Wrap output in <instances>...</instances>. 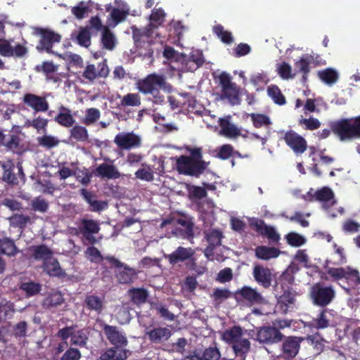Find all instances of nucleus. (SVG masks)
Returning a JSON list of instances; mask_svg holds the SVG:
<instances>
[{
	"mask_svg": "<svg viewBox=\"0 0 360 360\" xmlns=\"http://www.w3.org/2000/svg\"><path fill=\"white\" fill-rule=\"evenodd\" d=\"M190 156L181 155L176 159V170L186 175L199 176L210 162L202 160L201 148H188Z\"/></svg>",
	"mask_w": 360,
	"mask_h": 360,
	"instance_id": "f257e3e1",
	"label": "nucleus"
},
{
	"mask_svg": "<svg viewBox=\"0 0 360 360\" xmlns=\"http://www.w3.org/2000/svg\"><path fill=\"white\" fill-rule=\"evenodd\" d=\"M221 339L231 347L236 356L245 360L251 343L244 329L240 326L228 328L221 333Z\"/></svg>",
	"mask_w": 360,
	"mask_h": 360,
	"instance_id": "f03ea898",
	"label": "nucleus"
},
{
	"mask_svg": "<svg viewBox=\"0 0 360 360\" xmlns=\"http://www.w3.org/2000/svg\"><path fill=\"white\" fill-rule=\"evenodd\" d=\"M136 89L143 94H151L154 98V102L161 103L164 101V96L160 94L158 89L170 92L172 86L166 82L165 77L162 75L150 74L143 79H139L136 83Z\"/></svg>",
	"mask_w": 360,
	"mask_h": 360,
	"instance_id": "7ed1b4c3",
	"label": "nucleus"
},
{
	"mask_svg": "<svg viewBox=\"0 0 360 360\" xmlns=\"http://www.w3.org/2000/svg\"><path fill=\"white\" fill-rule=\"evenodd\" d=\"M330 125L342 141L360 137V116L333 122Z\"/></svg>",
	"mask_w": 360,
	"mask_h": 360,
	"instance_id": "20e7f679",
	"label": "nucleus"
},
{
	"mask_svg": "<svg viewBox=\"0 0 360 360\" xmlns=\"http://www.w3.org/2000/svg\"><path fill=\"white\" fill-rule=\"evenodd\" d=\"M75 229L77 235H82L83 238L91 244L97 243L94 235L100 231V223L94 219L84 217L77 222Z\"/></svg>",
	"mask_w": 360,
	"mask_h": 360,
	"instance_id": "39448f33",
	"label": "nucleus"
},
{
	"mask_svg": "<svg viewBox=\"0 0 360 360\" xmlns=\"http://www.w3.org/2000/svg\"><path fill=\"white\" fill-rule=\"evenodd\" d=\"M57 336L63 340L70 339L71 345L84 347L89 338L87 329H77L76 327H65L58 330Z\"/></svg>",
	"mask_w": 360,
	"mask_h": 360,
	"instance_id": "423d86ee",
	"label": "nucleus"
},
{
	"mask_svg": "<svg viewBox=\"0 0 360 360\" xmlns=\"http://www.w3.org/2000/svg\"><path fill=\"white\" fill-rule=\"evenodd\" d=\"M335 296V290L332 286H323L319 283L311 288L310 297L313 303L320 307L330 304Z\"/></svg>",
	"mask_w": 360,
	"mask_h": 360,
	"instance_id": "0eeeda50",
	"label": "nucleus"
},
{
	"mask_svg": "<svg viewBox=\"0 0 360 360\" xmlns=\"http://www.w3.org/2000/svg\"><path fill=\"white\" fill-rule=\"evenodd\" d=\"M13 39H0V55L4 57L25 58L28 53L26 41L13 45Z\"/></svg>",
	"mask_w": 360,
	"mask_h": 360,
	"instance_id": "6e6552de",
	"label": "nucleus"
},
{
	"mask_svg": "<svg viewBox=\"0 0 360 360\" xmlns=\"http://www.w3.org/2000/svg\"><path fill=\"white\" fill-rule=\"evenodd\" d=\"M105 259L117 268L115 276L119 283L123 284L130 283L136 278V271L135 269L120 262L114 257L107 256Z\"/></svg>",
	"mask_w": 360,
	"mask_h": 360,
	"instance_id": "1a4fd4ad",
	"label": "nucleus"
},
{
	"mask_svg": "<svg viewBox=\"0 0 360 360\" xmlns=\"http://www.w3.org/2000/svg\"><path fill=\"white\" fill-rule=\"evenodd\" d=\"M114 143L122 150H131L141 146V138L134 132H120L115 136Z\"/></svg>",
	"mask_w": 360,
	"mask_h": 360,
	"instance_id": "9d476101",
	"label": "nucleus"
},
{
	"mask_svg": "<svg viewBox=\"0 0 360 360\" xmlns=\"http://www.w3.org/2000/svg\"><path fill=\"white\" fill-rule=\"evenodd\" d=\"M284 335L275 327L264 326L257 330L256 340L260 343L275 344L281 342Z\"/></svg>",
	"mask_w": 360,
	"mask_h": 360,
	"instance_id": "9b49d317",
	"label": "nucleus"
},
{
	"mask_svg": "<svg viewBox=\"0 0 360 360\" xmlns=\"http://www.w3.org/2000/svg\"><path fill=\"white\" fill-rule=\"evenodd\" d=\"M22 101L28 108L36 112H46L49 108L46 96H38L32 93H27L23 96Z\"/></svg>",
	"mask_w": 360,
	"mask_h": 360,
	"instance_id": "f8f14e48",
	"label": "nucleus"
},
{
	"mask_svg": "<svg viewBox=\"0 0 360 360\" xmlns=\"http://www.w3.org/2000/svg\"><path fill=\"white\" fill-rule=\"evenodd\" d=\"M181 67L179 70L181 72H193L204 63L202 53L199 50H195L186 58L181 56Z\"/></svg>",
	"mask_w": 360,
	"mask_h": 360,
	"instance_id": "ddd939ff",
	"label": "nucleus"
},
{
	"mask_svg": "<svg viewBox=\"0 0 360 360\" xmlns=\"http://www.w3.org/2000/svg\"><path fill=\"white\" fill-rule=\"evenodd\" d=\"M38 34L41 36L38 50H44L48 53L51 52V48L55 43H58L61 36L50 30L39 29Z\"/></svg>",
	"mask_w": 360,
	"mask_h": 360,
	"instance_id": "4468645a",
	"label": "nucleus"
},
{
	"mask_svg": "<svg viewBox=\"0 0 360 360\" xmlns=\"http://www.w3.org/2000/svg\"><path fill=\"white\" fill-rule=\"evenodd\" d=\"M252 276L255 281L264 288H268L271 285L273 274L268 267L255 264L252 269Z\"/></svg>",
	"mask_w": 360,
	"mask_h": 360,
	"instance_id": "2eb2a0df",
	"label": "nucleus"
},
{
	"mask_svg": "<svg viewBox=\"0 0 360 360\" xmlns=\"http://www.w3.org/2000/svg\"><path fill=\"white\" fill-rule=\"evenodd\" d=\"M286 144L296 153H303L307 147L306 140L293 131H287L284 136Z\"/></svg>",
	"mask_w": 360,
	"mask_h": 360,
	"instance_id": "dca6fc26",
	"label": "nucleus"
},
{
	"mask_svg": "<svg viewBox=\"0 0 360 360\" xmlns=\"http://www.w3.org/2000/svg\"><path fill=\"white\" fill-rule=\"evenodd\" d=\"M230 119L231 116H227L219 120V126L221 127L219 134L229 139H236L239 136L247 137V134H243L241 129L231 122Z\"/></svg>",
	"mask_w": 360,
	"mask_h": 360,
	"instance_id": "f3484780",
	"label": "nucleus"
},
{
	"mask_svg": "<svg viewBox=\"0 0 360 360\" xmlns=\"http://www.w3.org/2000/svg\"><path fill=\"white\" fill-rule=\"evenodd\" d=\"M109 74V68L106 63V60L100 63L98 68L93 64H89L86 66L82 76L87 80L92 82L97 77H106Z\"/></svg>",
	"mask_w": 360,
	"mask_h": 360,
	"instance_id": "a211bd4d",
	"label": "nucleus"
},
{
	"mask_svg": "<svg viewBox=\"0 0 360 360\" xmlns=\"http://www.w3.org/2000/svg\"><path fill=\"white\" fill-rule=\"evenodd\" d=\"M205 235L208 243V246L204 251L205 255L207 259H213V250L221 245L222 233L218 229H210L205 231Z\"/></svg>",
	"mask_w": 360,
	"mask_h": 360,
	"instance_id": "6ab92c4d",
	"label": "nucleus"
},
{
	"mask_svg": "<svg viewBox=\"0 0 360 360\" xmlns=\"http://www.w3.org/2000/svg\"><path fill=\"white\" fill-rule=\"evenodd\" d=\"M146 335L151 342L160 344L169 340L172 331L167 327H148L146 330Z\"/></svg>",
	"mask_w": 360,
	"mask_h": 360,
	"instance_id": "aec40b11",
	"label": "nucleus"
},
{
	"mask_svg": "<svg viewBox=\"0 0 360 360\" xmlns=\"http://www.w3.org/2000/svg\"><path fill=\"white\" fill-rule=\"evenodd\" d=\"M104 333L111 344L117 347H124L127 345V340L125 334L120 330L117 327L105 325Z\"/></svg>",
	"mask_w": 360,
	"mask_h": 360,
	"instance_id": "412c9836",
	"label": "nucleus"
},
{
	"mask_svg": "<svg viewBox=\"0 0 360 360\" xmlns=\"http://www.w3.org/2000/svg\"><path fill=\"white\" fill-rule=\"evenodd\" d=\"M326 272L334 280L345 278L352 281L353 278L359 279V271L349 266H347L346 268L327 267Z\"/></svg>",
	"mask_w": 360,
	"mask_h": 360,
	"instance_id": "4be33fe9",
	"label": "nucleus"
},
{
	"mask_svg": "<svg viewBox=\"0 0 360 360\" xmlns=\"http://www.w3.org/2000/svg\"><path fill=\"white\" fill-rule=\"evenodd\" d=\"M195 253V251L191 248L179 247L175 251L169 255H165V257L167 258L172 265H175L179 262H183L188 259H191Z\"/></svg>",
	"mask_w": 360,
	"mask_h": 360,
	"instance_id": "5701e85b",
	"label": "nucleus"
},
{
	"mask_svg": "<svg viewBox=\"0 0 360 360\" xmlns=\"http://www.w3.org/2000/svg\"><path fill=\"white\" fill-rule=\"evenodd\" d=\"M111 164L102 163L98 165L96 169V176L107 179H116L121 176V174L118 169L112 164V160L110 161Z\"/></svg>",
	"mask_w": 360,
	"mask_h": 360,
	"instance_id": "b1692460",
	"label": "nucleus"
},
{
	"mask_svg": "<svg viewBox=\"0 0 360 360\" xmlns=\"http://www.w3.org/2000/svg\"><path fill=\"white\" fill-rule=\"evenodd\" d=\"M238 293L245 300L253 304H264V297L256 289L249 286L242 288Z\"/></svg>",
	"mask_w": 360,
	"mask_h": 360,
	"instance_id": "393cba45",
	"label": "nucleus"
},
{
	"mask_svg": "<svg viewBox=\"0 0 360 360\" xmlns=\"http://www.w3.org/2000/svg\"><path fill=\"white\" fill-rule=\"evenodd\" d=\"M315 200L322 202V207L326 210L336 203L333 191L324 187L315 192Z\"/></svg>",
	"mask_w": 360,
	"mask_h": 360,
	"instance_id": "a878e982",
	"label": "nucleus"
},
{
	"mask_svg": "<svg viewBox=\"0 0 360 360\" xmlns=\"http://www.w3.org/2000/svg\"><path fill=\"white\" fill-rule=\"evenodd\" d=\"M301 338L288 337L283 343L282 349L285 358L292 359L298 353Z\"/></svg>",
	"mask_w": 360,
	"mask_h": 360,
	"instance_id": "bb28decb",
	"label": "nucleus"
},
{
	"mask_svg": "<svg viewBox=\"0 0 360 360\" xmlns=\"http://www.w3.org/2000/svg\"><path fill=\"white\" fill-rule=\"evenodd\" d=\"M176 224L179 226L178 228L182 231V236L188 238L193 236L194 222L192 217L188 215H181L176 220Z\"/></svg>",
	"mask_w": 360,
	"mask_h": 360,
	"instance_id": "cd10ccee",
	"label": "nucleus"
},
{
	"mask_svg": "<svg viewBox=\"0 0 360 360\" xmlns=\"http://www.w3.org/2000/svg\"><path fill=\"white\" fill-rule=\"evenodd\" d=\"M122 347L115 346L101 354L100 360H126L130 352Z\"/></svg>",
	"mask_w": 360,
	"mask_h": 360,
	"instance_id": "c85d7f7f",
	"label": "nucleus"
},
{
	"mask_svg": "<svg viewBox=\"0 0 360 360\" xmlns=\"http://www.w3.org/2000/svg\"><path fill=\"white\" fill-rule=\"evenodd\" d=\"M84 305L89 310L100 314L105 308L104 297L96 295H87L84 299Z\"/></svg>",
	"mask_w": 360,
	"mask_h": 360,
	"instance_id": "c756f323",
	"label": "nucleus"
},
{
	"mask_svg": "<svg viewBox=\"0 0 360 360\" xmlns=\"http://www.w3.org/2000/svg\"><path fill=\"white\" fill-rule=\"evenodd\" d=\"M330 313L328 310H323L317 318L309 322H303L304 327L316 329H324L330 325Z\"/></svg>",
	"mask_w": 360,
	"mask_h": 360,
	"instance_id": "7c9ffc66",
	"label": "nucleus"
},
{
	"mask_svg": "<svg viewBox=\"0 0 360 360\" xmlns=\"http://www.w3.org/2000/svg\"><path fill=\"white\" fill-rule=\"evenodd\" d=\"M54 121L58 124L68 128L72 127L75 122L71 110L63 105L59 107L58 113L55 117Z\"/></svg>",
	"mask_w": 360,
	"mask_h": 360,
	"instance_id": "2f4dec72",
	"label": "nucleus"
},
{
	"mask_svg": "<svg viewBox=\"0 0 360 360\" xmlns=\"http://www.w3.org/2000/svg\"><path fill=\"white\" fill-rule=\"evenodd\" d=\"M295 301V294L289 290H285L283 294L278 298L277 307L282 311V313L286 314L293 309Z\"/></svg>",
	"mask_w": 360,
	"mask_h": 360,
	"instance_id": "473e14b6",
	"label": "nucleus"
},
{
	"mask_svg": "<svg viewBox=\"0 0 360 360\" xmlns=\"http://www.w3.org/2000/svg\"><path fill=\"white\" fill-rule=\"evenodd\" d=\"M281 251L274 247H267L264 245L258 246L255 249V255L258 259L262 260H269L276 258L279 256Z\"/></svg>",
	"mask_w": 360,
	"mask_h": 360,
	"instance_id": "72a5a7b5",
	"label": "nucleus"
},
{
	"mask_svg": "<svg viewBox=\"0 0 360 360\" xmlns=\"http://www.w3.org/2000/svg\"><path fill=\"white\" fill-rule=\"evenodd\" d=\"M81 194L85 200L91 206V210L93 212H101L108 207V203L104 200H97L94 199L93 195L85 189L81 190Z\"/></svg>",
	"mask_w": 360,
	"mask_h": 360,
	"instance_id": "f704fd0d",
	"label": "nucleus"
},
{
	"mask_svg": "<svg viewBox=\"0 0 360 360\" xmlns=\"http://www.w3.org/2000/svg\"><path fill=\"white\" fill-rule=\"evenodd\" d=\"M32 257L37 260H43L44 262L53 258V252L45 245L33 246L31 249Z\"/></svg>",
	"mask_w": 360,
	"mask_h": 360,
	"instance_id": "c9c22d12",
	"label": "nucleus"
},
{
	"mask_svg": "<svg viewBox=\"0 0 360 360\" xmlns=\"http://www.w3.org/2000/svg\"><path fill=\"white\" fill-rule=\"evenodd\" d=\"M72 39H75L77 44L84 47L91 44V34L88 27H80L77 32L72 34Z\"/></svg>",
	"mask_w": 360,
	"mask_h": 360,
	"instance_id": "e433bc0d",
	"label": "nucleus"
},
{
	"mask_svg": "<svg viewBox=\"0 0 360 360\" xmlns=\"http://www.w3.org/2000/svg\"><path fill=\"white\" fill-rule=\"evenodd\" d=\"M101 44L103 48L112 50L117 44V39L108 27H104L101 34Z\"/></svg>",
	"mask_w": 360,
	"mask_h": 360,
	"instance_id": "4c0bfd02",
	"label": "nucleus"
},
{
	"mask_svg": "<svg viewBox=\"0 0 360 360\" xmlns=\"http://www.w3.org/2000/svg\"><path fill=\"white\" fill-rule=\"evenodd\" d=\"M221 97L222 99H227L231 105L240 103L239 92L236 84L221 91Z\"/></svg>",
	"mask_w": 360,
	"mask_h": 360,
	"instance_id": "58836bf2",
	"label": "nucleus"
},
{
	"mask_svg": "<svg viewBox=\"0 0 360 360\" xmlns=\"http://www.w3.org/2000/svg\"><path fill=\"white\" fill-rule=\"evenodd\" d=\"M44 270L51 276H60L63 274L58 260L53 257L50 260L44 262Z\"/></svg>",
	"mask_w": 360,
	"mask_h": 360,
	"instance_id": "ea45409f",
	"label": "nucleus"
},
{
	"mask_svg": "<svg viewBox=\"0 0 360 360\" xmlns=\"http://www.w3.org/2000/svg\"><path fill=\"white\" fill-rule=\"evenodd\" d=\"M318 75L319 78L328 85L335 84L339 78L338 72L333 68H327L319 71Z\"/></svg>",
	"mask_w": 360,
	"mask_h": 360,
	"instance_id": "a19ab883",
	"label": "nucleus"
},
{
	"mask_svg": "<svg viewBox=\"0 0 360 360\" xmlns=\"http://www.w3.org/2000/svg\"><path fill=\"white\" fill-rule=\"evenodd\" d=\"M70 138L77 141L84 142L89 139L88 131L86 127L81 125H75L70 131Z\"/></svg>",
	"mask_w": 360,
	"mask_h": 360,
	"instance_id": "79ce46f5",
	"label": "nucleus"
},
{
	"mask_svg": "<svg viewBox=\"0 0 360 360\" xmlns=\"http://www.w3.org/2000/svg\"><path fill=\"white\" fill-rule=\"evenodd\" d=\"M129 13V8L123 7L122 9L113 8L110 14L108 20H112L110 26L115 27L124 20Z\"/></svg>",
	"mask_w": 360,
	"mask_h": 360,
	"instance_id": "37998d69",
	"label": "nucleus"
},
{
	"mask_svg": "<svg viewBox=\"0 0 360 360\" xmlns=\"http://www.w3.org/2000/svg\"><path fill=\"white\" fill-rule=\"evenodd\" d=\"M64 302V299L61 292L58 291H53L49 294L43 302L45 307H53L61 304Z\"/></svg>",
	"mask_w": 360,
	"mask_h": 360,
	"instance_id": "c03bdc74",
	"label": "nucleus"
},
{
	"mask_svg": "<svg viewBox=\"0 0 360 360\" xmlns=\"http://www.w3.org/2000/svg\"><path fill=\"white\" fill-rule=\"evenodd\" d=\"M131 300L136 304L145 303L148 296V292L143 288H133L128 291Z\"/></svg>",
	"mask_w": 360,
	"mask_h": 360,
	"instance_id": "a18cd8bd",
	"label": "nucleus"
},
{
	"mask_svg": "<svg viewBox=\"0 0 360 360\" xmlns=\"http://www.w3.org/2000/svg\"><path fill=\"white\" fill-rule=\"evenodd\" d=\"M116 319L121 324L128 323L130 321L131 316L129 304H123L117 308Z\"/></svg>",
	"mask_w": 360,
	"mask_h": 360,
	"instance_id": "49530a36",
	"label": "nucleus"
},
{
	"mask_svg": "<svg viewBox=\"0 0 360 360\" xmlns=\"http://www.w3.org/2000/svg\"><path fill=\"white\" fill-rule=\"evenodd\" d=\"M120 105L122 106L138 107L141 105V96L137 93H129L122 98Z\"/></svg>",
	"mask_w": 360,
	"mask_h": 360,
	"instance_id": "de8ad7c7",
	"label": "nucleus"
},
{
	"mask_svg": "<svg viewBox=\"0 0 360 360\" xmlns=\"http://www.w3.org/2000/svg\"><path fill=\"white\" fill-rule=\"evenodd\" d=\"M101 117V112L95 108H88L85 112V115L82 119V122L86 125L94 124Z\"/></svg>",
	"mask_w": 360,
	"mask_h": 360,
	"instance_id": "09e8293b",
	"label": "nucleus"
},
{
	"mask_svg": "<svg viewBox=\"0 0 360 360\" xmlns=\"http://www.w3.org/2000/svg\"><path fill=\"white\" fill-rule=\"evenodd\" d=\"M298 123L305 130L313 131L321 127L320 121L314 117H310L309 118L301 117L299 120Z\"/></svg>",
	"mask_w": 360,
	"mask_h": 360,
	"instance_id": "8fccbe9b",
	"label": "nucleus"
},
{
	"mask_svg": "<svg viewBox=\"0 0 360 360\" xmlns=\"http://www.w3.org/2000/svg\"><path fill=\"white\" fill-rule=\"evenodd\" d=\"M37 142L44 148H51L57 146L60 141L56 136L44 134L42 136L37 138Z\"/></svg>",
	"mask_w": 360,
	"mask_h": 360,
	"instance_id": "3c124183",
	"label": "nucleus"
},
{
	"mask_svg": "<svg viewBox=\"0 0 360 360\" xmlns=\"http://www.w3.org/2000/svg\"><path fill=\"white\" fill-rule=\"evenodd\" d=\"M231 296V292L226 288H214L211 295L216 304H219Z\"/></svg>",
	"mask_w": 360,
	"mask_h": 360,
	"instance_id": "603ef678",
	"label": "nucleus"
},
{
	"mask_svg": "<svg viewBox=\"0 0 360 360\" xmlns=\"http://www.w3.org/2000/svg\"><path fill=\"white\" fill-rule=\"evenodd\" d=\"M85 256L90 262L96 264H99L104 259H105V257L101 255V252L94 246L89 247L86 250Z\"/></svg>",
	"mask_w": 360,
	"mask_h": 360,
	"instance_id": "864d4df0",
	"label": "nucleus"
},
{
	"mask_svg": "<svg viewBox=\"0 0 360 360\" xmlns=\"http://www.w3.org/2000/svg\"><path fill=\"white\" fill-rule=\"evenodd\" d=\"M16 252V248L13 240L8 238L0 240V253L7 255H13Z\"/></svg>",
	"mask_w": 360,
	"mask_h": 360,
	"instance_id": "5fc2aeb1",
	"label": "nucleus"
},
{
	"mask_svg": "<svg viewBox=\"0 0 360 360\" xmlns=\"http://www.w3.org/2000/svg\"><path fill=\"white\" fill-rule=\"evenodd\" d=\"M267 93L269 97L278 105H283L285 103V97L281 94L280 89L276 86H270L268 87Z\"/></svg>",
	"mask_w": 360,
	"mask_h": 360,
	"instance_id": "6e6d98bb",
	"label": "nucleus"
},
{
	"mask_svg": "<svg viewBox=\"0 0 360 360\" xmlns=\"http://www.w3.org/2000/svg\"><path fill=\"white\" fill-rule=\"evenodd\" d=\"M221 354L217 347H209L200 354L199 360H219Z\"/></svg>",
	"mask_w": 360,
	"mask_h": 360,
	"instance_id": "4d7b16f0",
	"label": "nucleus"
},
{
	"mask_svg": "<svg viewBox=\"0 0 360 360\" xmlns=\"http://www.w3.org/2000/svg\"><path fill=\"white\" fill-rule=\"evenodd\" d=\"M308 344L313 346L316 353H320L323 350L324 348V340L318 334L309 335L307 338Z\"/></svg>",
	"mask_w": 360,
	"mask_h": 360,
	"instance_id": "13d9d810",
	"label": "nucleus"
},
{
	"mask_svg": "<svg viewBox=\"0 0 360 360\" xmlns=\"http://www.w3.org/2000/svg\"><path fill=\"white\" fill-rule=\"evenodd\" d=\"M26 124L27 126L33 127L38 133H45L48 125V120L41 117H37L32 121H27Z\"/></svg>",
	"mask_w": 360,
	"mask_h": 360,
	"instance_id": "bf43d9fd",
	"label": "nucleus"
},
{
	"mask_svg": "<svg viewBox=\"0 0 360 360\" xmlns=\"http://www.w3.org/2000/svg\"><path fill=\"white\" fill-rule=\"evenodd\" d=\"M165 13L162 9H155L150 15V24L148 27L151 29L152 27H156L158 25L162 24L164 21Z\"/></svg>",
	"mask_w": 360,
	"mask_h": 360,
	"instance_id": "052dcab7",
	"label": "nucleus"
},
{
	"mask_svg": "<svg viewBox=\"0 0 360 360\" xmlns=\"http://www.w3.org/2000/svg\"><path fill=\"white\" fill-rule=\"evenodd\" d=\"M76 165L77 163L75 162H71L70 166H66L65 164L61 165L58 172L60 179H66L70 176H74Z\"/></svg>",
	"mask_w": 360,
	"mask_h": 360,
	"instance_id": "680f3d73",
	"label": "nucleus"
},
{
	"mask_svg": "<svg viewBox=\"0 0 360 360\" xmlns=\"http://www.w3.org/2000/svg\"><path fill=\"white\" fill-rule=\"evenodd\" d=\"M286 240L289 245L295 247L301 246L306 243V239L304 236L295 232L289 233L286 236Z\"/></svg>",
	"mask_w": 360,
	"mask_h": 360,
	"instance_id": "e2e57ef3",
	"label": "nucleus"
},
{
	"mask_svg": "<svg viewBox=\"0 0 360 360\" xmlns=\"http://www.w3.org/2000/svg\"><path fill=\"white\" fill-rule=\"evenodd\" d=\"M34 189L39 193H42L44 194H53L55 191V187L49 181L43 183L40 181H37L34 184Z\"/></svg>",
	"mask_w": 360,
	"mask_h": 360,
	"instance_id": "0e129e2a",
	"label": "nucleus"
},
{
	"mask_svg": "<svg viewBox=\"0 0 360 360\" xmlns=\"http://www.w3.org/2000/svg\"><path fill=\"white\" fill-rule=\"evenodd\" d=\"M74 176L79 182L84 185L88 184L90 182L91 177V175L89 172L88 169L85 168L80 169L77 167V165H76L75 174H74Z\"/></svg>",
	"mask_w": 360,
	"mask_h": 360,
	"instance_id": "69168bd1",
	"label": "nucleus"
},
{
	"mask_svg": "<svg viewBox=\"0 0 360 360\" xmlns=\"http://www.w3.org/2000/svg\"><path fill=\"white\" fill-rule=\"evenodd\" d=\"M31 206L34 211L46 212L49 208V203L45 199L37 197L32 200Z\"/></svg>",
	"mask_w": 360,
	"mask_h": 360,
	"instance_id": "338daca9",
	"label": "nucleus"
},
{
	"mask_svg": "<svg viewBox=\"0 0 360 360\" xmlns=\"http://www.w3.org/2000/svg\"><path fill=\"white\" fill-rule=\"evenodd\" d=\"M269 79L267 75L263 72H256L251 75L250 82L255 86H260L266 84Z\"/></svg>",
	"mask_w": 360,
	"mask_h": 360,
	"instance_id": "774afa93",
	"label": "nucleus"
}]
</instances>
